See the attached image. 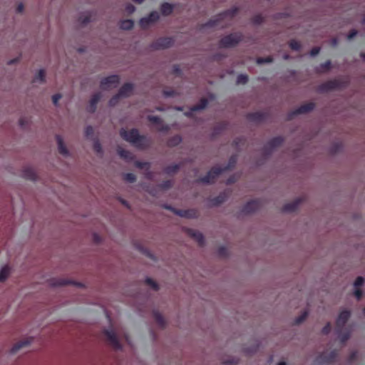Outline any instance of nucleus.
Listing matches in <instances>:
<instances>
[{
  "mask_svg": "<svg viewBox=\"0 0 365 365\" xmlns=\"http://www.w3.org/2000/svg\"><path fill=\"white\" fill-rule=\"evenodd\" d=\"M302 201V198H297L292 202L285 204L282 207V211L284 212H292L296 211Z\"/></svg>",
  "mask_w": 365,
  "mask_h": 365,
  "instance_id": "nucleus-18",
  "label": "nucleus"
},
{
  "mask_svg": "<svg viewBox=\"0 0 365 365\" xmlns=\"http://www.w3.org/2000/svg\"><path fill=\"white\" fill-rule=\"evenodd\" d=\"M93 148L96 153L100 155L103 153L102 146L98 140L94 141Z\"/></svg>",
  "mask_w": 365,
  "mask_h": 365,
  "instance_id": "nucleus-39",
  "label": "nucleus"
},
{
  "mask_svg": "<svg viewBox=\"0 0 365 365\" xmlns=\"http://www.w3.org/2000/svg\"><path fill=\"white\" fill-rule=\"evenodd\" d=\"M339 329L336 328V332L342 344H344L350 337V331L348 329L344 330V329Z\"/></svg>",
  "mask_w": 365,
  "mask_h": 365,
  "instance_id": "nucleus-21",
  "label": "nucleus"
},
{
  "mask_svg": "<svg viewBox=\"0 0 365 365\" xmlns=\"http://www.w3.org/2000/svg\"><path fill=\"white\" fill-rule=\"evenodd\" d=\"M350 316L351 313L349 311L344 310L341 312L338 316V318L336 319V328H337L339 330L340 329H344Z\"/></svg>",
  "mask_w": 365,
  "mask_h": 365,
  "instance_id": "nucleus-15",
  "label": "nucleus"
},
{
  "mask_svg": "<svg viewBox=\"0 0 365 365\" xmlns=\"http://www.w3.org/2000/svg\"><path fill=\"white\" fill-rule=\"evenodd\" d=\"M252 21L255 24H260L264 21V18L262 15L257 14L252 17Z\"/></svg>",
  "mask_w": 365,
  "mask_h": 365,
  "instance_id": "nucleus-48",
  "label": "nucleus"
},
{
  "mask_svg": "<svg viewBox=\"0 0 365 365\" xmlns=\"http://www.w3.org/2000/svg\"><path fill=\"white\" fill-rule=\"evenodd\" d=\"M56 141L58 144V152L63 155H66L68 151L63 143L62 138L58 135H56Z\"/></svg>",
  "mask_w": 365,
  "mask_h": 365,
  "instance_id": "nucleus-24",
  "label": "nucleus"
},
{
  "mask_svg": "<svg viewBox=\"0 0 365 365\" xmlns=\"http://www.w3.org/2000/svg\"><path fill=\"white\" fill-rule=\"evenodd\" d=\"M101 98V93H96L93 94L89 101V106L88 107V111L90 113H94L96 110L98 103Z\"/></svg>",
  "mask_w": 365,
  "mask_h": 365,
  "instance_id": "nucleus-19",
  "label": "nucleus"
},
{
  "mask_svg": "<svg viewBox=\"0 0 365 365\" xmlns=\"http://www.w3.org/2000/svg\"><path fill=\"white\" fill-rule=\"evenodd\" d=\"M338 351L336 350H333L329 353L323 352L317 357L316 361L318 364H331L336 361Z\"/></svg>",
  "mask_w": 365,
  "mask_h": 365,
  "instance_id": "nucleus-9",
  "label": "nucleus"
},
{
  "mask_svg": "<svg viewBox=\"0 0 365 365\" xmlns=\"http://www.w3.org/2000/svg\"><path fill=\"white\" fill-rule=\"evenodd\" d=\"M125 10L128 14H131L135 11V7L131 4H128L125 6Z\"/></svg>",
  "mask_w": 365,
  "mask_h": 365,
  "instance_id": "nucleus-53",
  "label": "nucleus"
},
{
  "mask_svg": "<svg viewBox=\"0 0 365 365\" xmlns=\"http://www.w3.org/2000/svg\"><path fill=\"white\" fill-rule=\"evenodd\" d=\"M181 141V138L180 136H175L173 138H172L171 139L169 140L168 144L169 146H175L178 144H179Z\"/></svg>",
  "mask_w": 365,
  "mask_h": 365,
  "instance_id": "nucleus-42",
  "label": "nucleus"
},
{
  "mask_svg": "<svg viewBox=\"0 0 365 365\" xmlns=\"http://www.w3.org/2000/svg\"><path fill=\"white\" fill-rule=\"evenodd\" d=\"M262 206L261 201L253 200L247 202L242 207V212L245 214H251L258 210Z\"/></svg>",
  "mask_w": 365,
  "mask_h": 365,
  "instance_id": "nucleus-13",
  "label": "nucleus"
},
{
  "mask_svg": "<svg viewBox=\"0 0 365 365\" xmlns=\"http://www.w3.org/2000/svg\"><path fill=\"white\" fill-rule=\"evenodd\" d=\"M78 21L82 25H86L88 23H89L90 21H91V15L90 14H87L85 16H81L79 17Z\"/></svg>",
  "mask_w": 365,
  "mask_h": 365,
  "instance_id": "nucleus-36",
  "label": "nucleus"
},
{
  "mask_svg": "<svg viewBox=\"0 0 365 365\" xmlns=\"http://www.w3.org/2000/svg\"><path fill=\"white\" fill-rule=\"evenodd\" d=\"M23 176L31 180H36L37 178L36 173L32 168H26L23 171Z\"/></svg>",
  "mask_w": 365,
  "mask_h": 365,
  "instance_id": "nucleus-26",
  "label": "nucleus"
},
{
  "mask_svg": "<svg viewBox=\"0 0 365 365\" xmlns=\"http://www.w3.org/2000/svg\"><path fill=\"white\" fill-rule=\"evenodd\" d=\"M331 68V63L329 60L321 63L319 67L317 69V73H325L329 71Z\"/></svg>",
  "mask_w": 365,
  "mask_h": 365,
  "instance_id": "nucleus-30",
  "label": "nucleus"
},
{
  "mask_svg": "<svg viewBox=\"0 0 365 365\" xmlns=\"http://www.w3.org/2000/svg\"><path fill=\"white\" fill-rule=\"evenodd\" d=\"M225 128V124L220 123L215 126L214 133L215 134H220Z\"/></svg>",
  "mask_w": 365,
  "mask_h": 365,
  "instance_id": "nucleus-51",
  "label": "nucleus"
},
{
  "mask_svg": "<svg viewBox=\"0 0 365 365\" xmlns=\"http://www.w3.org/2000/svg\"><path fill=\"white\" fill-rule=\"evenodd\" d=\"M190 235L198 242L199 245L202 246L205 243V238L200 232L192 231Z\"/></svg>",
  "mask_w": 365,
  "mask_h": 365,
  "instance_id": "nucleus-29",
  "label": "nucleus"
},
{
  "mask_svg": "<svg viewBox=\"0 0 365 365\" xmlns=\"http://www.w3.org/2000/svg\"><path fill=\"white\" fill-rule=\"evenodd\" d=\"M345 86V83L339 79L329 80L319 86L321 91H329L340 89Z\"/></svg>",
  "mask_w": 365,
  "mask_h": 365,
  "instance_id": "nucleus-7",
  "label": "nucleus"
},
{
  "mask_svg": "<svg viewBox=\"0 0 365 365\" xmlns=\"http://www.w3.org/2000/svg\"><path fill=\"white\" fill-rule=\"evenodd\" d=\"M135 166L138 168L143 169V168H150V163L148 162H142V161H136L135 163Z\"/></svg>",
  "mask_w": 365,
  "mask_h": 365,
  "instance_id": "nucleus-47",
  "label": "nucleus"
},
{
  "mask_svg": "<svg viewBox=\"0 0 365 365\" xmlns=\"http://www.w3.org/2000/svg\"><path fill=\"white\" fill-rule=\"evenodd\" d=\"M341 149V145L339 144H336L334 145L332 148H331V153H336L337 152H339Z\"/></svg>",
  "mask_w": 365,
  "mask_h": 365,
  "instance_id": "nucleus-60",
  "label": "nucleus"
},
{
  "mask_svg": "<svg viewBox=\"0 0 365 365\" xmlns=\"http://www.w3.org/2000/svg\"><path fill=\"white\" fill-rule=\"evenodd\" d=\"M331 324L329 322H328L322 329V332L324 334H328L330 331H331Z\"/></svg>",
  "mask_w": 365,
  "mask_h": 365,
  "instance_id": "nucleus-54",
  "label": "nucleus"
},
{
  "mask_svg": "<svg viewBox=\"0 0 365 365\" xmlns=\"http://www.w3.org/2000/svg\"><path fill=\"white\" fill-rule=\"evenodd\" d=\"M133 26L134 22L133 20L130 19L123 20L120 22V29L123 30H130L131 29H133Z\"/></svg>",
  "mask_w": 365,
  "mask_h": 365,
  "instance_id": "nucleus-32",
  "label": "nucleus"
},
{
  "mask_svg": "<svg viewBox=\"0 0 365 365\" xmlns=\"http://www.w3.org/2000/svg\"><path fill=\"white\" fill-rule=\"evenodd\" d=\"M160 19L158 11H153L149 14L148 16L143 17L140 19L139 24L143 29H147L151 24L157 22Z\"/></svg>",
  "mask_w": 365,
  "mask_h": 365,
  "instance_id": "nucleus-10",
  "label": "nucleus"
},
{
  "mask_svg": "<svg viewBox=\"0 0 365 365\" xmlns=\"http://www.w3.org/2000/svg\"><path fill=\"white\" fill-rule=\"evenodd\" d=\"M148 120L153 124H155L158 126V130L159 131H168L169 130V126L168 125H165L163 123V120L155 115H148Z\"/></svg>",
  "mask_w": 365,
  "mask_h": 365,
  "instance_id": "nucleus-16",
  "label": "nucleus"
},
{
  "mask_svg": "<svg viewBox=\"0 0 365 365\" xmlns=\"http://www.w3.org/2000/svg\"><path fill=\"white\" fill-rule=\"evenodd\" d=\"M174 43V40L170 37H161L153 41L150 47L153 50L165 49L171 47Z\"/></svg>",
  "mask_w": 365,
  "mask_h": 365,
  "instance_id": "nucleus-5",
  "label": "nucleus"
},
{
  "mask_svg": "<svg viewBox=\"0 0 365 365\" xmlns=\"http://www.w3.org/2000/svg\"><path fill=\"white\" fill-rule=\"evenodd\" d=\"M46 73L43 69L38 71L34 79V82H43L45 81Z\"/></svg>",
  "mask_w": 365,
  "mask_h": 365,
  "instance_id": "nucleus-34",
  "label": "nucleus"
},
{
  "mask_svg": "<svg viewBox=\"0 0 365 365\" xmlns=\"http://www.w3.org/2000/svg\"><path fill=\"white\" fill-rule=\"evenodd\" d=\"M124 180L129 182H134L136 180V176L131 173H125L124 175Z\"/></svg>",
  "mask_w": 365,
  "mask_h": 365,
  "instance_id": "nucleus-44",
  "label": "nucleus"
},
{
  "mask_svg": "<svg viewBox=\"0 0 365 365\" xmlns=\"http://www.w3.org/2000/svg\"><path fill=\"white\" fill-rule=\"evenodd\" d=\"M268 118V113L266 112H253L247 115V119L254 123L265 122Z\"/></svg>",
  "mask_w": 365,
  "mask_h": 365,
  "instance_id": "nucleus-14",
  "label": "nucleus"
},
{
  "mask_svg": "<svg viewBox=\"0 0 365 365\" xmlns=\"http://www.w3.org/2000/svg\"><path fill=\"white\" fill-rule=\"evenodd\" d=\"M179 167H180V165H173L170 166H168L165 168V171L168 174L175 173V172H177L178 170Z\"/></svg>",
  "mask_w": 365,
  "mask_h": 365,
  "instance_id": "nucleus-41",
  "label": "nucleus"
},
{
  "mask_svg": "<svg viewBox=\"0 0 365 365\" xmlns=\"http://www.w3.org/2000/svg\"><path fill=\"white\" fill-rule=\"evenodd\" d=\"M61 98V94H55L52 96V101L55 106H57L58 101Z\"/></svg>",
  "mask_w": 365,
  "mask_h": 365,
  "instance_id": "nucleus-56",
  "label": "nucleus"
},
{
  "mask_svg": "<svg viewBox=\"0 0 365 365\" xmlns=\"http://www.w3.org/2000/svg\"><path fill=\"white\" fill-rule=\"evenodd\" d=\"M248 81V76L246 74H240L237 77V83L244 85Z\"/></svg>",
  "mask_w": 365,
  "mask_h": 365,
  "instance_id": "nucleus-38",
  "label": "nucleus"
},
{
  "mask_svg": "<svg viewBox=\"0 0 365 365\" xmlns=\"http://www.w3.org/2000/svg\"><path fill=\"white\" fill-rule=\"evenodd\" d=\"M117 152L119 156L125 160L130 161L133 158V155L131 152L120 147H118Z\"/></svg>",
  "mask_w": 365,
  "mask_h": 365,
  "instance_id": "nucleus-22",
  "label": "nucleus"
},
{
  "mask_svg": "<svg viewBox=\"0 0 365 365\" xmlns=\"http://www.w3.org/2000/svg\"><path fill=\"white\" fill-rule=\"evenodd\" d=\"M104 335L108 344L115 349H120L121 344L119 342L118 337L113 330L106 329Z\"/></svg>",
  "mask_w": 365,
  "mask_h": 365,
  "instance_id": "nucleus-12",
  "label": "nucleus"
},
{
  "mask_svg": "<svg viewBox=\"0 0 365 365\" xmlns=\"http://www.w3.org/2000/svg\"><path fill=\"white\" fill-rule=\"evenodd\" d=\"M228 195H229L227 192H222L220 193L217 197H215L210 200L211 204L214 206L220 205L227 200Z\"/></svg>",
  "mask_w": 365,
  "mask_h": 365,
  "instance_id": "nucleus-20",
  "label": "nucleus"
},
{
  "mask_svg": "<svg viewBox=\"0 0 365 365\" xmlns=\"http://www.w3.org/2000/svg\"><path fill=\"white\" fill-rule=\"evenodd\" d=\"M225 365H236L237 361L235 359L227 360L224 361Z\"/></svg>",
  "mask_w": 365,
  "mask_h": 365,
  "instance_id": "nucleus-62",
  "label": "nucleus"
},
{
  "mask_svg": "<svg viewBox=\"0 0 365 365\" xmlns=\"http://www.w3.org/2000/svg\"><path fill=\"white\" fill-rule=\"evenodd\" d=\"M26 123H27V121L26 120L25 118H20L19 124H20L21 128H25Z\"/></svg>",
  "mask_w": 365,
  "mask_h": 365,
  "instance_id": "nucleus-64",
  "label": "nucleus"
},
{
  "mask_svg": "<svg viewBox=\"0 0 365 365\" xmlns=\"http://www.w3.org/2000/svg\"><path fill=\"white\" fill-rule=\"evenodd\" d=\"M364 279L362 277H358L354 282V287L358 288L363 285Z\"/></svg>",
  "mask_w": 365,
  "mask_h": 365,
  "instance_id": "nucleus-52",
  "label": "nucleus"
},
{
  "mask_svg": "<svg viewBox=\"0 0 365 365\" xmlns=\"http://www.w3.org/2000/svg\"><path fill=\"white\" fill-rule=\"evenodd\" d=\"M207 104H208L207 100L206 98H203L200 101V102L197 105H195L192 108V110L197 111V110H202L207 107Z\"/></svg>",
  "mask_w": 365,
  "mask_h": 365,
  "instance_id": "nucleus-31",
  "label": "nucleus"
},
{
  "mask_svg": "<svg viewBox=\"0 0 365 365\" xmlns=\"http://www.w3.org/2000/svg\"><path fill=\"white\" fill-rule=\"evenodd\" d=\"M217 254L220 257H225L228 255V250L225 247H220L217 250Z\"/></svg>",
  "mask_w": 365,
  "mask_h": 365,
  "instance_id": "nucleus-45",
  "label": "nucleus"
},
{
  "mask_svg": "<svg viewBox=\"0 0 365 365\" xmlns=\"http://www.w3.org/2000/svg\"><path fill=\"white\" fill-rule=\"evenodd\" d=\"M153 318L155 322L161 327L164 328L165 326V321L163 315L157 311L153 312Z\"/></svg>",
  "mask_w": 365,
  "mask_h": 365,
  "instance_id": "nucleus-27",
  "label": "nucleus"
},
{
  "mask_svg": "<svg viewBox=\"0 0 365 365\" xmlns=\"http://www.w3.org/2000/svg\"><path fill=\"white\" fill-rule=\"evenodd\" d=\"M173 186V182L170 180H165L160 183L158 187L161 190H167Z\"/></svg>",
  "mask_w": 365,
  "mask_h": 365,
  "instance_id": "nucleus-40",
  "label": "nucleus"
},
{
  "mask_svg": "<svg viewBox=\"0 0 365 365\" xmlns=\"http://www.w3.org/2000/svg\"><path fill=\"white\" fill-rule=\"evenodd\" d=\"M238 8L233 7L230 9H227L217 15L211 18L206 23L202 24V28H212L217 26H219L220 22H222L225 19L229 18L230 19H233L236 14L238 13Z\"/></svg>",
  "mask_w": 365,
  "mask_h": 365,
  "instance_id": "nucleus-3",
  "label": "nucleus"
},
{
  "mask_svg": "<svg viewBox=\"0 0 365 365\" xmlns=\"http://www.w3.org/2000/svg\"><path fill=\"white\" fill-rule=\"evenodd\" d=\"M54 286H64L67 284H75L78 287H82V284L80 282H73L71 280H66V279H58L56 280L53 284Z\"/></svg>",
  "mask_w": 365,
  "mask_h": 365,
  "instance_id": "nucleus-28",
  "label": "nucleus"
},
{
  "mask_svg": "<svg viewBox=\"0 0 365 365\" xmlns=\"http://www.w3.org/2000/svg\"><path fill=\"white\" fill-rule=\"evenodd\" d=\"M9 275V268L5 266L0 270V282L5 281Z\"/></svg>",
  "mask_w": 365,
  "mask_h": 365,
  "instance_id": "nucleus-33",
  "label": "nucleus"
},
{
  "mask_svg": "<svg viewBox=\"0 0 365 365\" xmlns=\"http://www.w3.org/2000/svg\"><path fill=\"white\" fill-rule=\"evenodd\" d=\"M307 317V312H304L302 314L295 319V324H299L303 322Z\"/></svg>",
  "mask_w": 365,
  "mask_h": 365,
  "instance_id": "nucleus-49",
  "label": "nucleus"
},
{
  "mask_svg": "<svg viewBox=\"0 0 365 365\" xmlns=\"http://www.w3.org/2000/svg\"><path fill=\"white\" fill-rule=\"evenodd\" d=\"M133 89H134V86L133 83H125L120 87V88L118 91V94L121 98H127L132 94Z\"/></svg>",
  "mask_w": 365,
  "mask_h": 365,
  "instance_id": "nucleus-17",
  "label": "nucleus"
},
{
  "mask_svg": "<svg viewBox=\"0 0 365 365\" xmlns=\"http://www.w3.org/2000/svg\"><path fill=\"white\" fill-rule=\"evenodd\" d=\"M121 97L117 93L113 96L109 101L108 104L110 106H115L119 101Z\"/></svg>",
  "mask_w": 365,
  "mask_h": 365,
  "instance_id": "nucleus-46",
  "label": "nucleus"
},
{
  "mask_svg": "<svg viewBox=\"0 0 365 365\" xmlns=\"http://www.w3.org/2000/svg\"><path fill=\"white\" fill-rule=\"evenodd\" d=\"M180 71H181V70L180 69L178 66H174L173 70V74L178 75V74H180Z\"/></svg>",
  "mask_w": 365,
  "mask_h": 365,
  "instance_id": "nucleus-63",
  "label": "nucleus"
},
{
  "mask_svg": "<svg viewBox=\"0 0 365 365\" xmlns=\"http://www.w3.org/2000/svg\"><path fill=\"white\" fill-rule=\"evenodd\" d=\"M320 51V48L319 47H314L313 48H312V50L310 51V55L312 56H317Z\"/></svg>",
  "mask_w": 365,
  "mask_h": 365,
  "instance_id": "nucleus-59",
  "label": "nucleus"
},
{
  "mask_svg": "<svg viewBox=\"0 0 365 365\" xmlns=\"http://www.w3.org/2000/svg\"><path fill=\"white\" fill-rule=\"evenodd\" d=\"M243 36L241 33H232L222 38L219 42L221 48H232L237 46L242 40Z\"/></svg>",
  "mask_w": 365,
  "mask_h": 365,
  "instance_id": "nucleus-4",
  "label": "nucleus"
},
{
  "mask_svg": "<svg viewBox=\"0 0 365 365\" xmlns=\"http://www.w3.org/2000/svg\"><path fill=\"white\" fill-rule=\"evenodd\" d=\"M31 343V339H26L20 341L18 343L15 344L13 347L11 349V352L12 354H15L16 351H18L20 349L28 346Z\"/></svg>",
  "mask_w": 365,
  "mask_h": 365,
  "instance_id": "nucleus-25",
  "label": "nucleus"
},
{
  "mask_svg": "<svg viewBox=\"0 0 365 365\" xmlns=\"http://www.w3.org/2000/svg\"><path fill=\"white\" fill-rule=\"evenodd\" d=\"M163 95L165 97H172L175 95V91L174 90H164Z\"/></svg>",
  "mask_w": 365,
  "mask_h": 365,
  "instance_id": "nucleus-55",
  "label": "nucleus"
},
{
  "mask_svg": "<svg viewBox=\"0 0 365 365\" xmlns=\"http://www.w3.org/2000/svg\"><path fill=\"white\" fill-rule=\"evenodd\" d=\"M357 31L356 29H352L349 31V34L347 35V38L349 40L352 39L354 37H355L357 34Z\"/></svg>",
  "mask_w": 365,
  "mask_h": 365,
  "instance_id": "nucleus-58",
  "label": "nucleus"
},
{
  "mask_svg": "<svg viewBox=\"0 0 365 365\" xmlns=\"http://www.w3.org/2000/svg\"><path fill=\"white\" fill-rule=\"evenodd\" d=\"M145 282L147 285L152 287L154 290H156V291L158 290V289H159L158 284L151 278H149V277L146 278Z\"/></svg>",
  "mask_w": 365,
  "mask_h": 365,
  "instance_id": "nucleus-37",
  "label": "nucleus"
},
{
  "mask_svg": "<svg viewBox=\"0 0 365 365\" xmlns=\"http://www.w3.org/2000/svg\"><path fill=\"white\" fill-rule=\"evenodd\" d=\"M94 133L93 128L91 125H88L85 129V135L87 138L93 136Z\"/></svg>",
  "mask_w": 365,
  "mask_h": 365,
  "instance_id": "nucleus-50",
  "label": "nucleus"
},
{
  "mask_svg": "<svg viewBox=\"0 0 365 365\" xmlns=\"http://www.w3.org/2000/svg\"><path fill=\"white\" fill-rule=\"evenodd\" d=\"M120 83V77L118 75H111L103 78L101 81V88L103 90H108L110 88H115Z\"/></svg>",
  "mask_w": 365,
  "mask_h": 365,
  "instance_id": "nucleus-6",
  "label": "nucleus"
},
{
  "mask_svg": "<svg viewBox=\"0 0 365 365\" xmlns=\"http://www.w3.org/2000/svg\"><path fill=\"white\" fill-rule=\"evenodd\" d=\"M237 162V158L235 156H232L227 166L223 168L219 166L212 167L207 173L202 178L200 179V182L205 184H212L214 182L215 180L224 171L232 169Z\"/></svg>",
  "mask_w": 365,
  "mask_h": 365,
  "instance_id": "nucleus-2",
  "label": "nucleus"
},
{
  "mask_svg": "<svg viewBox=\"0 0 365 365\" xmlns=\"http://www.w3.org/2000/svg\"><path fill=\"white\" fill-rule=\"evenodd\" d=\"M354 295L356 296V299L358 300H359L361 298L362 295H363L362 290L361 289H359V288H356L355 292H354Z\"/></svg>",
  "mask_w": 365,
  "mask_h": 365,
  "instance_id": "nucleus-57",
  "label": "nucleus"
},
{
  "mask_svg": "<svg viewBox=\"0 0 365 365\" xmlns=\"http://www.w3.org/2000/svg\"><path fill=\"white\" fill-rule=\"evenodd\" d=\"M289 46L290 48L294 51H299L302 48L300 42L294 39H292L289 42Z\"/></svg>",
  "mask_w": 365,
  "mask_h": 365,
  "instance_id": "nucleus-35",
  "label": "nucleus"
},
{
  "mask_svg": "<svg viewBox=\"0 0 365 365\" xmlns=\"http://www.w3.org/2000/svg\"><path fill=\"white\" fill-rule=\"evenodd\" d=\"M120 135L125 140L130 143L138 148L145 149L150 145V140L145 135H140L136 128H133L130 130L121 128Z\"/></svg>",
  "mask_w": 365,
  "mask_h": 365,
  "instance_id": "nucleus-1",
  "label": "nucleus"
},
{
  "mask_svg": "<svg viewBox=\"0 0 365 365\" xmlns=\"http://www.w3.org/2000/svg\"><path fill=\"white\" fill-rule=\"evenodd\" d=\"M356 356H357V352H356V351H353V352L350 354V356H349V362H352L353 361H354V360L356 359Z\"/></svg>",
  "mask_w": 365,
  "mask_h": 365,
  "instance_id": "nucleus-61",
  "label": "nucleus"
},
{
  "mask_svg": "<svg viewBox=\"0 0 365 365\" xmlns=\"http://www.w3.org/2000/svg\"><path fill=\"white\" fill-rule=\"evenodd\" d=\"M284 142V138L280 136L272 138L264 147V154L269 155L274 148L279 147Z\"/></svg>",
  "mask_w": 365,
  "mask_h": 365,
  "instance_id": "nucleus-8",
  "label": "nucleus"
},
{
  "mask_svg": "<svg viewBox=\"0 0 365 365\" xmlns=\"http://www.w3.org/2000/svg\"><path fill=\"white\" fill-rule=\"evenodd\" d=\"M173 11V4L164 2L160 6V12L163 16H169Z\"/></svg>",
  "mask_w": 365,
  "mask_h": 365,
  "instance_id": "nucleus-23",
  "label": "nucleus"
},
{
  "mask_svg": "<svg viewBox=\"0 0 365 365\" xmlns=\"http://www.w3.org/2000/svg\"><path fill=\"white\" fill-rule=\"evenodd\" d=\"M273 61V58L272 56L267 57H259L257 59V63L259 64L266 63H272Z\"/></svg>",
  "mask_w": 365,
  "mask_h": 365,
  "instance_id": "nucleus-43",
  "label": "nucleus"
},
{
  "mask_svg": "<svg viewBox=\"0 0 365 365\" xmlns=\"http://www.w3.org/2000/svg\"><path fill=\"white\" fill-rule=\"evenodd\" d=\"M315 107V104L312 102L307 103L302 105L294 111L289 113L288 118L292 119L294 116L299 114H305L312 111Z\"/></svg>",
  "mask_w": 365,
  "mask_h": 365,
  "instance_id": "nucleus-11",
  "label": "nucleus"
}]
</instances>
